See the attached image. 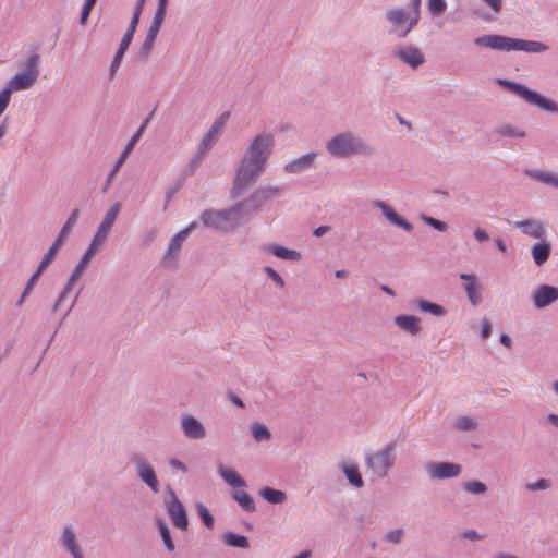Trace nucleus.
<instances>
[{"label":"nucleus","mask_w":558,"mask_h":558,"mask_svg":"<svg viewBox=\"0 0 558 558\" xmlns=\"http://www.w3.org/2000/svg\"><path fill=\"white\" fill-rule=\"evenodd\" d=\"M275 148V136L271 133L257 134L245 149L235 171L230 197L240 198L255 184L265 172L268 160Z\"/></svg>","instance_id":"obj_1"},{"label":"nucleus","mask_w":558,"mask_h":558,"mask_svg":"<svg viewBox=\"0 0 558 558\" xmlns=\"http://www.w3.org/2000/svg\"><path fill=\"white\" fill-rule=\"evenodd\" d=\"M325 148L330 156L339 159L351 156L372 157L375 155V148L351 131L338 133L330 137L326 142Z\"/></svg>","instance_id":"obj_2"},{"label":"nucleus","mask_w":558,"mask_h":558,"mask_svg":"<svg viewBox=\"0 0 558 558\" xmlns=\"http://www.w3.org/2000/svg\"><path fill=\"white\" fill-rule=\"evenodd\" d=\"M199 218L205 227L222 233L231 232L250 220L241 202L220 210L206 209Z\"/></svg>","instance_id":"obj_3"},{"label":"nucleus","mask_w":558,"mask_h":558,"mask_svg":"<svg viewBox=\"0 0 558 558\" xmlns=\"http://www.w3.org/2000/svg\"><path fill=\"white\" fill-rule=\"evenodd\" d=\"M473 44L477 47L489 48L504 52L525 51L531 53H541L548 49V46L542 41L511 38L498 34L476 37L473 40Z\"/></svg>","instance_id":"obj_4"},{"label":"nucleus","mask_w":558,"mask_h":558,"mask_svg":"<svg viewBox=\"0 0 558 558\" xmlns=\"http://www.w3.org/2000/svg\"><path fill=\"white\" fill-rule=\"evenodd\" d=\"M496 84L504 87L508 92L517 95L527 104L538 107L539 109L550 112L558 113V105L554 100L546 98L542 94L529 88L527 86L510 81L507 78H497Z\"/></svg>","instance_id":"obj_5"},{"label":"nucleus","mask_w":558,"mask_h":558,"mask_svg":"<svg viewBox=\"0 0 558 558\" xmlns=\"http://www.w3.org/2000/svg\"><path fill=\"white\" fill-rule=\"evenodd\" d=\"M40 57L38 53L31 54L21 72L16 73L4 87L12 95L13 92L26 90L38 80L40 71Z\"/></svg>","instance_id":"obj_6"},{"label":"nucleus","mask_w":558,"mask_h":558,"mask_svg":"<svg viewBox=\"0 0 558 558\" xmlns=\"http://www.w3.org/2000/svg\"><path fill=\"white\" fill-rule=\"evenodd\" d=\"M283 192L284 185L282 184H263L255 189L248 197L240 202L251 219L263 205L280 197Z\"/></svg>","instance_id":"obj_7"},{"label":"nucleus","mask_w":558,"mask_h":558,"mask_svg":"<svg viewBox=\"0 0 558 558\" xmlns=\"http://www.w3.org/2000/svg\"><path fill=\"white\" fill-rule=\"evenodd\" d=\"M397 460L396 444L389 442L374 453H367L365 462L367 468L377 476L385 477Z\"/></svg>","instance_id":"obj_8"},{"label":"nucleus","mask_w":558,"mask_h":558,"mask_svg":"<svg viewBox=\"0 0 558 558\" xmlns=\"http://www.w3.org/2000/svg\"><path fill=\"white\" fill-rule=\"evenodd\" d=\"M130 460L135 466L140 481L146 484L153 493H158L160 490L159 481L154 466L147 458L143 453L134 452L131 454Z\"/></svg>","instance_id":"obj_9"},{"label":"nucleus","mask_w":558,"mask_h":558,"mask_svg":"<svg viewBox=\"0 0 558 558\" xmlns=\"http://www.w3.org/2000/svg\"><path fill=\"white\" fill-rule=\"evenodd\" d=\"M424 469L433 481L456 478L462 473L461 464L448 461H428L425 463Z\"/></svg>","instance_id":"obj_10"},{"label":"nucleus","mask_w":558,"mask_h":558,"mask_svg":"<svg viewBox=\"0 0 558 558\" xmlns=\"http://www.w3.org/2000/svg\"><path fill=\"white\" fill-rule=\"evenodd\" d=\"M165 507L172 524L181 531H186L189 527L186 509L171 488L169 496L165 499Z\"/></svg>","instance_id":"obj_11"},{"label":"nucleus","mask_w":558,"mask_h":558,"mask_svg":"<svg viewBox=\"0 0 558 558\" xmlns=\"http://www.w3.org/2000/svg\"><path fill=\"white\" fill-rule=\"evenodd\" d=\"M58 543L71 558H85L74 524L66 523L63 525Z\"/></svg>","instance_id":"obj_12"},{"label":"nucleus","mask_w":558,"mask_h":558,"mask_svg":"<svg viewBox=\"0 0 558 558\" xmlns=\"http://www.w3.org/2000/svg\"><path fill=\"white\" fill-rule=\"evenodd\" d=\"M78 217H80V210L77 208L73 209L72 213L70 214L68 220L65 221L64 226L62 227L59 235L54 240L53 244L50 246L48 252L44 255V258L40 262L41 268H47L48 265L53 260L60 246L63 244L64 239H66L70 235L73 226L77 222Z\"/></svg>","instance_id":"obj_13"},{"label":"nucleus","mask_w":558,"mask_h":558,"mask_svg":"<svg viewBox=\"0 0 558 558\" xmlns=\"http://www.w3.org/2000/svg\"><path fill=\"white\" fill-rule=\"evenodd\" d=\"M96 253L89 248L86 250V252L83 254L81 260L72 271L71 276L68 279V282L65 283L64 288L62 289L61 293L59 294L57 301L54 302L52 306V312H57L62 304L63 300L68 295L69 292L72 291L74 283L78 280V278L82 276V274L85 271L87 265L89 264L92 257Z\"/></svg>","instance_id":"obj_14"},{"label":"nucleus","mask_w":558,"mask_h":558,"mask_svg":"<svg viewBox=\"0 0 558 558\" xmlns=\"http://www.w3.org/2000/svg\"><path fill=\"white\" fill-rule=\"evenodd\" d=\"M197 227V222H191L186 228L174 234L167 246V250L163 254L162 264L168 267L171 265V262L177 259L179 253L183 246V243L186 241L191 232Z\"/></svg>","instance_id":"obj_15"},{"label":"nucleus","mask_w":558,"mask_h":558,"mask_svg":"<svg viewBox=\"0 0 558 558\" xmlns=\"http://www.w3.org/2000/svg\"><path fill=\"white\" fill-rule=\"evenodd\" d=\"M393 56L403 64L413 70L425 63V56L418 47L412 45H400L393 49Z\"/></svg>","instance_id":"obj_16"},{"label":"nucleus","mask_w":558,"mask_h":558,"mask_svg":"<svg viewBox=\"0 0 558 558\" xmlns=\"http://www.w3.org/2000/svg\"><path fill=\"white\" fill-rule=\"evenodd\" d=\"M180 429L191 440H202L206 437V428L203 423L191 414H183L180 418Z\"/></svg>","instance_id":"obj_17"},{"label":"nucleus","mask_w":558,"mask_h":558,"mask_svg":"<svg viewBox=\"0 0 558 558\" xmlns=\"http://www.w3.org/2000/svg\"><path fill=\"white\" fill-rule=\"evenodd\" d=\"M317 157L318 154L316 151L304 154L286 163L283 171L288 174H300L313 170L317 167Z\"/></svg>","instance_id":"obj_18"},{"label":"nucleus","mask_w":558,"mask_h":558,"mask_svg":"<svg viewBox=\"0 0 558 558\" xmlns=\"http://www.w3.org/2000/svg\"><path fill=\"white\" fill-rule=\"evenodd\" d=\"M558 300V288L549 284L536 287L532 293V302L535 308L543 310Z\"/></svg>","instance_id":"obj_19"},{"label":"nucleus","mask_w":558,"mask_h":558,"mask_svg":"<svg viewBox=\"0 0 558 558\" xmlns=\"http://www.w3.org/2000/svg\"><path fill=\"white\" fill-rule=\"evenodd\" d=\"M513 228L520 230L523 234L536 240H542L546 236L545 223L536 218H527L519 220L513 223Z\"/></svg>","instance_id":"obj_20"},{"label":"nucleus","mask_w":558,"mask_h":558,"mask_svg":"<svg viewBox=\"0 0 558 558\" xmlns=\"http://www.w3.org/2000/svg\"><path fill=\"white\" fill-rule=\"evenodd\" d=\"M230 117L229 112H223L209 128V130L204 134L198 146L203 148V150L209 151L214 144L217 142L220 136L222 130L226 126V123Z\"/></svg>","instance_id":"obj_21"},{"label":"nucleus","mask_w":558,"mask_h":558,"mask_svg":"<svg viewBox=\"0 0 558 558\" xmlns=\"http://www.w3.org/2000/svg\"><path fill=\"white\" fill-rule=\"evenodd\" d=\"M386 20L391 24L389 34L395 35L397 38H405L408 34H402L407 25V12L401 8L390 9L385 14Z\"/></svg>","instance_id":"obj_22"},{"label":"nucleus","mask_w":558,"mask_h":558,"mask_svg":"<svg viewBox=\"0 0 558 558\" xmlns=\"http://www.w3.org/2000/svg\"><path fill=\"white\" fill-rule=\"evenodd\" d=\"M373 206L380 209L383 215L395 226L403 229L407 232L413 230V226L407 221L402 216L396 213V210L384 201L376 199L373 202Z\"/></svg>","instance_id":"obj_23"},{"label":"nucleus","mask_w":558,"mask_h":558,"mask_svg":"<svg viewBox=\"0 0 558 558\" xmlns=\"http://www.w3.org/2000/svg\"><path fill=\"white\" fill-rule=\"evenodd\" d=\"M459 278L465 281L463 288L468 295L470 303L477 306L482 302L481 287L477 283V278L474 274H461Z\"/></svg>","instance_id":"obj_24"},{"label":"nucleus","mask_w":558,"mask_h":558,"mask_svg":"<svg viewBox=\"0 0 558 558\" xmlns=\"http://www.w3.org/2000/svg\"><path fill=\"white\" fill-rule=\"evenodd\" d=\"M551 253V244L544 239L534 243L531 247V255L537 266L544 265Z\"/></svg>","instance_id":"obj_25"},{"label":"nucleus","mask_w":558,"mask_h":558,"mask_svg":"<svg viewBox=\"0 0 558 558\" xmlns=\"http://www.w3.org/2000/svg\"><path fill=\"white\" fill-rule=\"evenodd\" d=\"M395 324L412 336L421 331V319L414 315H398L393 318Z\"/></svg>","instance_id":"obj_26"},{"label":"nucleus","mask_w":558,"mask_h":558,"mask_svg":"<svg viewBox=\"0 0 558 558\" xmlns=\"http://www.w3.org/2000/svg\"><path fill=\"white\" fill-rule=\"evenodd\" d=\"M342 473L345 475L348 482L356 487L361 488L364 486V481L362 478L360 469L356 464L350 462H342L340 465Z\"/></svg>","instance_id":"obj_27"},{"label":"nucleus","mask_w":558,"mask_h":558,"mask_svg":"<svg viewBox=\"0 0 558 558\" xmlns=\"http://www.w3.org/2000/svg\"><path fill=\"white\" fill-rule=\"evenodd\" d=\"M265 251H268L276 257L284 260L299 262L302 257L299 251L291 250L279 244H269L265 246Z\"/></svg>","instance_id":"obj_28"},{"label":"nucleus","mask_w":558,"mask_h":558,"mask_svg":"<svg viewBox=\"0 0 558 558\" xmlns=\"http://www.w3.org/2000/svg\"><path fill=\"white\" fill-rule=\"evenodd\" d=\"M218 474L222 477V480L230 486L234 488L245 487L246 482L238 474L236 471L226 468L223 465H218Z\"/></svg>","instance_id":"obj_29"},{"label":"nucleus","mask_w":558,"mask_h":558,"mask_svg":"<svg viewBox=\"0 0 558 558\" xmlns=\"http://www.w3.org/2000/svg\"><path fill=\"white\" fill-rule=\"evenodd\" d=\"M525 174L536 181L553 185L558 189V174L557 173L526 169Z\"/></svg>","instance_id":"obj_30"},{"label":"nucleus","mask_w":558,"mask_h":558,"mask_svg":"<svg viewBox=\"0 0 558 558\" xmlns=\"http://www.w3.org/2000/svg\"><path fill=\"white\" fill-rule=\"evenodd\" d=\"M260 497L272 504V505H279L286 501L287 494L283 490L275 489L272 487H264L259 490Z\"/></svg>","instance_id":"obj_31"},{"label":"nucleus","mask_w":558,"mask_h":558,"mask_svg":"<svg viewBox=\"0 0 558 558\" xmlns=\"http://www.w3.org/2000/svg\"><path fill=\"white\" fill-rule=\"evenodd\" d=\"M494 133L498 137L524 138L526 136L525 131L508 123L501 124L498 128H496Z\"/></svg>","instance_id":"obj_32"},{"label":"nucleus","mask_w":558,"mask_h":558,"mask_svg":"<svg viewBox=\"0 0 558 558\" xmlns=\"http://www.w3.org/2000/svg\"><path fill=\"white\" fill-rule=\"evenodd\" d=\"M232 498L244 511L254 512L256 510L254 499L248 493L244 490H235L232 493Z\"/></svg>","instance_id":"obj_33"},{"label":"nucleus","mask_w":558,"mask_h":558,"mask_svg":"<svg viewBox=\"0 0 558 558\" xmlns=\"http://www.w3.org/2000/svg\"><path fill=\"white\" fill-rule=\"evenodd\" d=\"M415 305L421 312L429 313L438 317H441L446 314V310L441 305L427 300L417 299L415 300Z\"/></svg>","instance_id":"obj_34"},{"label":"nucleus","mask_w":558,"mask_h":558,"mask_svg":"<svg viewBox=\"0 0 558 558\" xmlns=\"http://www.w3.org/2000/svg\"><path fill=\"white\" fill-rule=\"evenodd\" d=\"M110 231L108 228L99 225L88 248L97 253L106 242Z\"/></svg>","instance_id":"obj_35"},{"label":"nucleus","mask_w":558,"mask_h":558,"mask_svg":"<svg viewBox=\"0 0 558 558\" xmlns=\"http://www.w3.org/2000/svg\"><path fill=\"white\" fill-rule=\"evenodd\" d=\"M151 116H153V112L143 121V123L137 129V131L132 135V137L128 142L126 146L124 147L123 151L121 153L122 156H124L126 158L129 156V154L132 151V149L134 148V146L141 138L143 132L145 131Z\"/></svg>","instance_id":"obj_36"},{"label":"nucleus","mask_w":558,"mask_h":558,"mask_svg":"<svg viewBox=\"0 0 558 558\" xmlns=\"http://www.w3.org/2000/svg\"><path fill=\"white\" fill-rule=\"evenodd\" d=\"M251 434L255 441H268L271 438V433L269 428L262 423H253L251 426Z\"/></svg>","instance_id":"obj_37"},{"label":"nucleus","mask_w":558,"mask_h":558,"mask_svg":"<svg viewBox=\"0 0 558 558\" xmlns=\"http://www.w3.org/2000/svg\"><path fill=\"white\" fill-rule=\"evenodd\" d=\"M156 524H157V527L159 530L160 536L162 538V542H163L166 548L169 551H173L175 549V545L171 537V533H170V530H169L167 523L162 519H157Z\"/></svg>","instance_id":"obj_38"},{"label":"nucleus","mask_w":558,"mask_h":558,"mask_svg":"<svg viewBox=\"0 0 558 558\" xmlns=\"http://www.w3.org/2000/svg\"><path fill=\"white\" fill-rule=\"evenodd\" d=\"M223 542L231 547L246 549L250 547V543L246 536L235 534V533H226L223 535Z\"/></svg>","instance_id":"obj_39"},{"label":"nucleus","mask_w":558,"mask_h":558,"mask_svg":"<svg viewBox=\"0 0 558 558\" xmlns=\"http://www.w3.org/2000/svg\"><path fill=\"white\" fill-rule=\"evenodd\" d=\"M46 268H41V263H39V266L38 268L36 269V271L31 276V278L28 279L23 292L21 293L20 298L17 299L16 301V306H21L25 299L28 296V294L31 293L34 284L36 283V281L38 280L39 276L41 275V272L45 270Z\"/></svg>","instance_id":"obj_40"},{"label":"nucleus","mask_w":558,"mask_h":558,"mask_svg":"<svg viewBox=\"0 0 558 558\" xmlns=\"http://www.w3.org/2000/svg\"><path fill=\"white\" fill-rule=\"evenodd\" d=\"M120 210H121V204L114 203L108 209V211L105 214L100 225L108 228L109 230H111L112 226L114 225V222L119 216Z\"/></svg>","instance_id":"obj_41"},{"label":"nucleus","mask_w":558,"mask_h":558,"mask_svg":"<svg viewBox=\"0 0 558 558\" xmlns=\"http://www.w3.org/2000/svg\"><path fill=\"white\" fill-rule=\"evenodd\" d=\"M477 426V422L470 416H460L453 423V427L461 432H473Z\"/></svg>","instance_id":"obj_42"},{"label":"nucleus","mask_w":558,"mask_h":558,"mask_svg":"<svg viewBox=\"0 0 558 558\" xmlns=\"http://www.w3.org/2000/svg\"><path fill=\"white\" fill-rule=\"evenodd\" d=\"M156 38L157 37L146 35V38L137 52V59L140 61H146L149 58L151 50L154 48Z\"/></svg>","instance_id":"obj_43"},{"label":"nucleus","mask_w":558,"mask_h":558,"mask_svg":"<svg viewBox=\"0 0 558 558\" xmlns=\"http://www.w3.org/2000/svg\"><path fill=\"white\" fill-rule=\"evenodd\" d=\"M462 488L473 495H483L487 492L486 484L476 480L464 482Z\"/></svg>","instance_id":"obj_44"},{"label":"nucleus","mask_w":558,"mask_h":558,"mask_svg":"<svg viewBox=\"0 0 558 558\" xmlns=\"http://www.w3.org/2000/svg\"><path fill=\"white\" fill-rule=\"evenodd\" d=\"M196 511L207 529H213L215 520L208 508L204 504H196Z\"/></svg>","instance_id":"obj_45"},{"label":"nucleus","mask_w":558,"mask_h":558,"mask_svg":"<svg viewBox=\"0 0 558 558\" xmlns=\"http://www.w3.org/2000/svg\"><path fill=\"white\" fill-rule=\"evenodd\" d=\"M207 153H208L207 150H203V148L201 146H198L196 154L190 160V163H189L187 168L185 169V173L193 174L196 171V169L201 166V163L203 162Z\"/></svg>","instance_id":"obj_46"},{"label":"nucleus","mask_w":558,"mask_h":558,"mask_svg":"<svg viewBox=\"0 0 558 558\" xmlns=\"http://www.w3.org/2000/svg\"><path fill=\"white\" fill-rule=\"evenodd\" d=\"M126 50H128V48L119 45V48L116 51V54L110 64V70H109L110 77H113L116 75V72H117L118 68L120 66L121 61H122L123 56Z\"/></svg>","instance_id":"obj_47"},{"label":"nucleus","mask_w":558,"mask_h":558,"mask_svg":"<svg viewBox=\"0 0 558 558\" xmlns=\"http://www.w3.org/2000/svg\"><path fill=\"white\" fill-rule=\"evenodd\" d=\"M428 10L432 15L440 16L447 10V3L445 0H428Z\"/></svg>","instance_id":"obj_48"},{"label":"nucleus","mask_w":558,"mask_h":558,"mask_svg":"<svg viewBox=\"0 0 558 558\" xmlns=\"http://www.w3.org/2000/svg\"><path fill=\"white\" fill-rule=\"evenodd\" d=\"M165 16H166V14L155 12L151 24H150L146 35L157 37V35L160 31V27L162 25V22L165 20Z\"/></svg>","instance_id":"obj_49"},{"label":"nucleus","mask_w":558,"mask_h":558,"mask_svg":"<svg viewBox=\"0 0 558 558\" xmlns=\"http://www.w3.org/2000/svg\"><path fill=\"white\" fill-rule=\"evenodd\" d=\"M138 25V22H135V20H131L128 29L125 31L120 45L129 48L130 44L133 40L134 34L136 32V27Z\"/></svg>","instance_id":"obj_50"},{"label":"nucleus","mask_w":558,"mask_h":558,"mask_svg":"<svg viewBox=\"0 0 558 558\" xmlns=\"http://www.w3.org/2000/svg\"><path fill=\"white\" fill-rule=\"evenodd\" d=\"M420 17V11L407 12V25L404 26V31H402V34L409 35L410 32L417 25Z\"/></svg>","instance_id":"obj_51"},{"label":"nucleus","mask_w":558,"mask_h":558,"mask_svg":"<svg viewBox=\"0 0 558 558\" xmlns=\"http://www.w3.org/2000/svg\"><path fill=\"white\" fill-rule=\"evenodd\" d=\"M421 219L428 225L429 227L434 228L437 231L446 232L448 230V225L441 220H438L434 217L422 215Z\"/></svg>","instance_id":"obj_52"},{"label":"nucleus","mask_w":558,"mask_h":558,"mask_svg":"<svg viewBox=\"0 0 558 558\" xmlns=\"http://www.w3.org/2000/svg\"><path fill=\"white\" fill-rule=\"evenodd\" d=\"M97 1L98 0H85L84 4L82 7V10H81V15H80V24L82 26L86 25L87 20L90 15V12L94 9Z\"/></svg>","instance_id":"obj_53"},{"label":"nucleus","mask_w":558,"mask_h":558,"mask_svg":"<svg viewBox=\"0 0 558 558\" xmlns=\"http://www.w3.org/2000/svg\"><path fill=\"white\" fill-rule=\"evenodd\" d=\"M125 160V157L120 155V157L118 158V160L116 161L113 168L111 169L109 175H108V179L106 181V184L105 186L102 187V192L106 193L111 181L113 180L114 175L117 174V172L119 171L120 167L123 165Z\"/></svg>","instance_id":"obj_54"},{"label":"nucleus","mask_w":558,"mask_h":558,"mask_svg":"<svg viewBox=\"0 0 558 558\" xmlns=\"http://www.w3.org/2000/svg\"><path fill=\"white\" fill-rule=\"evenodd\" d=\"M404 532L402 529L391 530L386 533L385 541L392 544H400L402 542Z\"/></svg>","instance_id":"obj_55"},{"label":"nucleus","mask_w":558,"mask_h":558,"mask_svg":"<svg viewBox=\"0 0 558 558\" xmlns=\"http://www.w3.org/2000/svg\"><path fill=\"white\" fill-rule=\"evenodd\" d=\"M264 272L276 284L283 288L284 287V280L283 278L270 266L264 267Z\"/></svg>","instance_id":"obj_56"},{"label":"nucleus","mask_w":558,"mask_h":558,"mask_svg":"<svg viewBox=\"0 0 558 558\" xmlns=\"http://www.w3.org/2000/svg\"><path fill=\"white\" fill-rule=\"evenodd\" d=\"M549 487H550V482H549V480H546V478H539L536 482L529 483L526 485V488L531 492L543 490V489H547Z\"/></svg>","instance_id":"obj_57"},{"label":"nucleus","mask_w":558,"mask_h":558,"mask_svg":"<svg viewBox=\"0 0 558 558\" xmlns=\"http://www.w3.org/2000/svg\"><path fill=\"white\" fill-rule=\"evenodd\" d=\"M495 14L502 10V0H482Z\"/></svg>","instance_id":"obj_58"},{"label":"nucleus","mask_w":558,"mask_h":558,"mask_svg":"<svg viewBox=\"0 0 558 558\" xmlns=\"http://www.w3.org/2000/svg\"><path fill=\"white\" fill-rule=\"evenodd\" d=\"M492 335V324L487 318L482 320L481 336L483 339L489 338Z\"/></svg>","instance_id":"obj_59"},{"label":"nucleus","mask_w":558,"mask_h":558,"mask_svg":"<svg viewBox=\"0 0 558 558\" xmlns=\"http://www.w3.org/2000/svg\"><path fill=\"white\" fill-rule=\"evenodd\" d=\"M169 465L172 468V469H177L179 471H181L182 473H186L187 472V468L186 465L180 461L179 459L177 458H172L169 460Z\"/></svg>","instance_id":"obj_60"},{"label":"nucleus","mask_w":558,"mask_h":558,"mask_svg":"<svg viewBox=\"0 0 558 558\" xmlns=\"http://www.w3.org/2000/svg\"><path fill=\"white\" fill-rule=\"evenodd\" d=\"M461 536L464 539H470V541H482L483 539V536L481 534H478L475 530H468V531L463 532L461 534Z\"/></svg>","instance_id":"obj_61"},{"label":"nucleus","mask_w":558,"mask_h":558,"mask_svg":"<svg viewBox=\"0 0 558 558\" xmlns=\"http://www.w3.org/2000/svg\"><path fill=\"white\" fill-rule=\"evenodd\" d=\"M228 399L232 404L236 405L238 408H240V409L245 408V404L242 401V399L231 391L228 392Z\"/></svg>","instance_id":"obj_62"},{"label":"nucleus","mask_w":558,"mask_h":558,"mask_svg":"<svg viewBox=\"0 0 558 558\" xmlns=\"http://www.w3.org/2000/svg\"><path fill=\"white\" fill-rule=\"evenodd\" d=\"M474 238L480 242H485L488 240V233L486 230L477 228L474 230Z\"/></svg>","instance_id":"obj_63"},{"label":"nucleus","mask_w":558,"mask_h":558,"mask_svg":"<svg viewBox=\"0 0 558 558\" xmlns=\"http://www.w3.org/2000/svg\"><path fill=\"white\" fill-rule=\"evenodd\" d=\"M329 231H330V227L329 226H320V227H317L313 231V235L316 236V238H320V236L325 235Z\"/></svg>","instance_id":"obj_64"}]
</instances>
